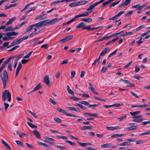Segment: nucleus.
<instances>
[{
	"instance_id": "nucleus-1",
	"label": "nucleus",
	"mask_w": 150,
	"mask_h": 150,
	"mask_svg": "<svg viewBox=\"0 0 150 150\" xmlns=\"http://www.w3.org/2000/svg\"><path fill=\"white\" fill-rule=\"evenodd\" d=\"M7 96L8 98V100L9 102H10L11 100V93L8 90L4 91L2 93V98L3 101L5 102L7 100Z\"/></svg>"
},
{
	"instance_id": "nucleus-2",
	"label": "nucleus",
	"mask_w": 150,
	"mask_h": 150,
	"mask_svg": "<svg viewBox=\"0 0 150 150\" xmlns=\"http://www.w3.org/2000/svg\"><path fill=\"white\" fill-rule=\"evenodd\" d=\"M1 78L3 85V87L5 88L6 86V82L8 80V75L6 70H4L3 76H1Z\"/></svg>"
},
{
	"instance_id": "nucleus-3",
	"label": "nucleus",
	"mask_w": 150,
	"mask_h": 150,
	"mask_svg": "<svg viewBox=\"0 0 150 150\" xmlns=\"http://www.w3.org/2000/svg\"><path fill=\"white\" fill-rule=\"evenodd\" d=\"M62 18H61L59 19L55 18L53 19L50 21H48V20H46L43 21H41V22L42 25H46L47 24L49 25L53 24L56 22H59L60 20H62Z\"/></svg>"
},
{
	"instance_id": "nucleus-4",
	"label": "nucleus",
	"mask_w": 150,
	"mask_h": 150,
	"mask_svg": "<svg viewBox=\"0 0 150 150\" xmlns=\"http://www.w3.org/2000/svg\"><path fill=\"white\" fill-rule=\"evenodd\" d=\"M18 33H16L14 31H13L10 32H8L6 33L5 35L6 36H8L7 37H4L3 38V40L4 41L8 40H12L14 38V37H11V36H16L18 35Z\"/></svg>"
},
{
	"instance_id": "nucleus-5",
	"label": "nucleus",
	"mask_w": 150,
	"mask_h": 150,
	"mask_svg": "<svg viewBox=\"0 0 150 150\" xmlns=\"http://www.w3.org/2000/svg\"><path fill=\"white\" fill-rule=\"evenodd\" d=\"M77 29L81 28L82 29H87V26H86V24L83 22H81L76 26Z\"/></svg>"
},
{
	"instance_id": "nucleus-6",
	"label": "nucleus",
	"mask_w": 150,
	"mask_h": 150,
	"mask_svg": "<svg viewBox=\"0 0 150 150\" xmlns=\"http://www.w3.org/2000/svg\"><path fill=\"white\" fill-rule=\"evenodd\" d=\"M43 82L48 86L50 85L49 77L48 75H46L44 78Z\"/></svg>"
},
{
	"instance_id": "nucleus-7",
	"label": "nucleus",
	"mask_w": 150,
	"mask_h": 150,
	"mask_svg": "<svg viewBox=\"0 0 150 150\" xmlns=\"http://www.w3.org/2000/svg\"><path fill=\"white\" fill-rule=\"evenodd\" d=\"M22 65L19 62L18 64V67L16 69V74H15V77L16 78L18 75L20 70L22 68Z\"/></svg>"
},
{
	"instance_id": "nucleus-8",
	"label": "nucleus",
	"mask_w": 150,
	"mask_h": 150,
	"mask_svg": "<svg viewBox=\"0 0 150 150\" xmlns=\"http://www.w3.org/2000/svg\"><path fill=\"white\" fill-rule=\"evenodd\" d=\"M99 4L98 3V2L95 3L91 5L90 6L88 7V8L87 9V11H89L90 10V11L89 12L90 13L91 12H92V10L97 5H98Z\"/></svg>"
},
{
	"instance_id": "nucleus-9",
	"label": "nucleus",
	"mask_w": 150,
	"mask_h": 150,
	"mask_svg": "<svg viewBox=\"0 0 150 150\" xmlns=\"http://www.w3.org/2000/svg\"><path fill=\"white\" fill-rule=\"evenodd\" d=\"M13 57H10L8 59L5 61L2 64L1 67L3 68H4L6 64L8 63L11 60Z\"/></svg>"
},
{
	"instance_id": "nucleus-10",
	"label": "nucleus",
	"mask_w": 150,
	"mask_h": 150,
	"mask_svg": "<svg viewBox=\"0 0 150 150\" xmlns=\"http://www.w3.org/2000/svg\"><path fill=\"white\" fill-rule=\"evenodd\" d=\"M90 13V12L89 11H86L83 13H82L81 14L78 15L77 16H75L74 17L75 18H78L80 17H83L84 16H87L88 15L89 13Z\"/></svg>"
},
{
	"instance_id": "nucleus-11",
	"label": "nucleus",
	"mask_w": 150,
	"mask_h": 150,
	"mask_svg": "<svg viewBox=\"0 0 150 150\" xmlns=\"http://www.w3.org/2000/svg\"><path fill=\"white\" fill-rule=\"evenodd\" d=\"M138 126L137 125L135 126H132L129 127L125 128L124 130H135L137 128Z\"/></svg>"
},
{
	"instance_id": "nucleus-12",
	"label": "nucleus",
	"mask_w": 150,
	"mask_h": 150,
	"mask_svg": "<svg viewBox=\"0 0 150 150\" xmlns=\"http://www.w3.org/2000/svg\"><path fill=\"white\" fill-rule=\"evenodd\" d=\"M33 132L36 137L38 139L40 138V135L39 132L38 131L37 129H35Z\"/></svg>"
},
{
	"instance_id": "nucleus-13",
	"label": "nucleus",
	"mask_w": 150,
	"mask_h": 150,
	"mask_svg": "<svg viewBox=\"0 0 150 150\" xmlns=\"http://www.w3.org/2000/svg\"><path fill=\"white\" fill-rule=\"evenodd\" d=\"M21 42L20 39L16 41L14 40L10 45L11 47H13L17 44H18Z\"/></svg>"
},
{
	"instance_id": "nucleus-14",
	"label": "nucleus",
	"mask_w": 150,
	"mask_h": 150,
	"mask_svg": "<svg viewBox=\"0 0 150 150\" xmlns=\"http://www.w3.org/2000/svg\"><path fill=\"white\" fill-rule=\"evenodd\" d=\"M109 47H106L104 49L100 54V56H104L108 52Z\"/></svg>"
},
{
	"instance_id": "nucleus-15",
	"label": "nucleus",
	"mask_w": 150,
	"mask_h": 150,
	"mask_svg": "<svg viewBox=\"0 0 150 150\" xmlns=\"http://www.w3.org/2000/svg\"><path fill=\"white\" fill-rule=\"evenodd\" d=\"M1 142L8 149L10 150L11 149L10 145L4 140H1Z\"/></svg>"
},
{
	"instance_id": "nucleus-16",
	"label": "nucleus",
	"mask_w": 150,
	"mask_h": 150,
	"mask_svg": "<svg viewBox=\"0 0 150 150\" xmlns=\"http://www.w3.org/2000/svg\"><path fill=\"white\" fill-rule=\"evenodd\" d=\"M16 19V17H13L11 18L6 23V24L5 25L6 26H7L8 25L11 24L13 21L15 20Z\"/></svg>"
},
{
	"instance_id": "nucleus-17",
	"label": "nucleus",
	"mask_w": 150,
	"mask_h": 150,
	"mask_svg": "<svg viewBox=\"0 0 150 150\" xmlns=\"http://www.w3.org/2000/svg\"><path fill=\"white\" fill-rule=\"evenodd\" d=\"M45 15V14H43L37 16L36 18H35V19H40V20L44 19V18L43 17Z\"/></svg>"
},
{
	"instance_id": "nucleus-18",
	"label": "nucleus",
	"mask_w": 150,
	"mask_h": 150,
	"mask_svg": "<svg viewBox=\"0 0 150 150\" xmlns=\"http://www.w3.org/2000/svg\"><path fill=\"white\" fill-rule=\"evenodd\" d=\"M83 114L85 115H87L89 116H94L96 117H98V114L96 113L90 114L88 113H83Z\"/></svg>"
},
{
	"instance_id": "nucleus-19",
	"label": "nucleus",
	"mask_w": 150,
	"mask_h": 150,
	"mask_svg": "<svg viewBox=\"0 0 150 150\" xmlns=\"http://www.w3.org/2000/svg\"><path fill=\"white\" fill-rule=\"evenodd\" d=\"M81 21H84L85 22L89 23L92 21V19L91 18H83L81 19Z\"/></svg>"
},
{
	"instance_id": "nucleus-20",
	"label": "nucleus",
	"mask_w": 150,
	"mask_h": 150,
	"mask_svg": "<svg viewBox=\"0 0 150 150\" xmlns=\"http://www.w3.org/2000/svg\"><path fill=\"white\" fill-rule=\"evenodd\" d=\"M111 144L110 143H107L103 144L101 145V147L103 148H109L111 147Z\"/></svg>"
},
{
	"instance_id": "nucleus-21",
	"label": "nucleus",
	"mask_w": 150,
	"mask_h": 150,
	"mask_svg": "<svg viewBox=\"0 0 150 150\" xmlns=\"http://www.w3.org/2000/svg\"><path fill=\"white\" fill-rule=\"evenodd\" d=\"M88 2V1H80L77 2L78 5H84L86 4V3Z\"/></svg>"
},
{
	"instance_id": "nucleus-22",
	"label": "nucleus",
	"mask_w": 150,
	"mask_h": 150,
	"mask_svg": "<svg viewBox=\"0 0 150 150\" xmlns=\"http://www.w3.org/2000/svg\"><path fill=\"white\" fill-rule=\"evenodd\" d=\"M125 136L124 134H115L111 136V137H121Z\"/></svg>"
},
{
	"instance_id": "nucleus-23",
	"label": "nucleus",
	"mask_w": 150,
	"mask_h": 150,
	"mask_svg": "<svg viewBox=\"0 0 150 150\" xmlns=\"http://www.w3.org/2000/svg\"><path fill=\"white\" fill-rule=\"evenodd\" d=\"M68 109L71 110H74L75 111H76L77 112H79V108H76L75 107H68Z\"/></svg>"
},
{
	"instance_id": "nucleus-24",
	"label": "nucleus",
	"mask_w": 150,
	"mask_h": 150,
	"mask_svg": "<svg viewBox=\"0 0 150 150\" xmlns=\"http://www.w3.org/2000/svg\"><path fill=\"white\" fill-rule=\"evenodd\" d=\"M131 0H126L122 4L124 6H126L130 3Z\"/></svg>"
},
{
	"instance_id": "nucleus-25",
	"label": "nucleus",
	"mask_w": 150,
	"mask_h": 150,
	"mask_svg": "<svg viewBox=\"0 0 150 150\" xmlns=\"http://www.w3.org/2000/svg\"><path fill=\"white\" fill-rule=\"evenodd\" d=\"M4 30L5 31H12L14 30V29L12 28L11 26H9L5 28Z\"/></svg>"
},
{
	"instance_id": "nucleus-26",
	"label": "nucleus",
	"mask_w": 150,
	"mask_h": 150,
	"mask_svg": "<svg viewBox=\"0 0 150 150\" xmlns=\"http://www.w3.org/2000/svg\"><path fill=\"white\" fill-rule=\"evenodd\" d=\"M130 144V143L128 142H125L119 144V145L121 146H126L129 145Z\"/></svg>"
},
{
	"instance_id": "nucleus-27",
	"label": "nucleus",
	"mask_w": 150,
	"mask_h": 150,
	"mask_svg": "<svg viewBox=\"0 0 150 150\" xmlns=\"http://www.w3.org/2000/svg\"><path fill=\"white\" fill-rule=\"evenodd\" d=\"M57 109L59 112L61 113H63L64 114H66V111L65 110H63L62 109L59 108H57Z\"/></svg>"
},
{
	"instance_id": "nucleus-28",
	"label": "nucleus",
	"mask_w": 150,
	"mask_h": 150,
	"mask_svg": "<svg viewBox=\"0 0 150 150\" xmlns=\"http://www.w3.org/2000/svg\"><path fill=\"white\" fill-rule=\"evenodd\" d=\"M33 25L34 27H40L42 26L41 21L36 24H33Z\"/></svg>"
},
{
	"instance_id": "nucleus-29",
	"label": "nucleus",
	"mask_w": 150,
	"mask_h": 150,
	"mask_svg": "<svg viewBox=\"0 0 150 150\" xmlns=\"http://www.w3.org/2000/svg\"><path fill=\"white\" fill-rule=\"evenodd\" d=\"M19 45H17L13 47L10 50H8V52H10L11 51H14L16 50L17 48H19Z\"/></svg>"
},
{
	"instance_id": "nucleus-30",
	"label": "nucleus",
	"mask_w": 150,
	"mask_h": 150,
	"mask_svg": "<svg viewBox=\"0 0 150 150\" xmlns=\"http://www.w3.org/2000/svg\"><path fill=\"white\" fill-rule=\"evenodd\" d=\"M69 6L71 7H74L78 6L77 2H74L69 4Z\"/></svg>"
},
{
	"instance_id": "nucleus-31",
	"label": "nucleus",
	"mask_w": 150,
	"mask_h": 150,
	"mask_svg": "<svg viewBox=\"0 0 150 150\" xmlns=\"http://www.w3.org/2000/svg\"><path fill=\"white\" fill-rule=\"evenodd\" d=\"M28 125L32 128L36 129L37 128V126L32 124L29 122H28Z\"/></svg>"
},
{
	"instance_id": "nucleus-32",
	"label": "nucleus",
	"mask_w": 150,
	"mask_h": 150,
	"mask_svg": "<svg viewBox=\"0 0 150 150\" xmlns=\"http://www.w3.org/2000/svg\"><path fill=\"white\" fill-rule=\"evenodd\" d=\"M143 120L142 118L135 119L133 120V121L137 122H142Z\"/></svg>"
},
{
	"instance_id": "nucleus-33",
	"label": "nucleus",
	"mask_w": 150,
	"mask_h": 150,
	"mask_svg": "<svg viewBox=\"0 0 150 150\" xmlns=\"http://www.w3.org/2000/svg\"><path fill=\"white\" fill-rule=\"evenodd\" d=\"M65 38L67 41H68L72 38H73V36L72 35H69Z\"/></svg>"
},
{
	"instance_id": "nucleus-34",
	"label": "nucleus",
	"mask_w": 150,
	"mask_h": 150,
	"mask_svg": "<svg viewBox=\"0 0 150 150\" xmlns=\"http://www.w3.org/2000/svg\"><path fill=\"white\" fill-rule=\"evenodd\" d=\"M34 27L33 26V24L29 26L26 28V30H27V31L26 32H28V31L33 29V28Z\"/></svg>"
},
{
	"instance_id": "nucleus-35",
	"label": "nucleus",
	"mask_w": 150,
	"mask_h": 150,
	"mask_svg": "<svg viewBox=\"0 0 150 150\" xmlns=\"http://www.w3.org/2000/svg\"><path fill=\"white\" fill-rule=\"evenodd\" d=\"M41 88V85L40 83L34 88L33 90L35 91L40 89Z\"/></svg>"
},
{
	"instance_id": "nucleus-36",
	"label": "nucleus",
	"mask_w": 150,
	"mask_h": 150,
	"mask_svg": "<svg viewBox=\"0 0 150 150\" xmlns=\"http://www.w3.org/2000/svg\"><path fill=\"white\" fill-rule=\"evenodd\" d=\"M70 98L71 99H73L74 100H75V101H77V100H80V99H79L78 98L75 97L74 96V95H72V96H71L70 97Z\"/></svg>"
},
{
	"instance_id": "nucleus-37",
	"label": "nucleus",
	"mask_w": 150,
	"mask_h": 150,
	"mask_svg": "<svg viewBox=\"0 0 150 150\" xmlns=\"http://www.w3.org/2000/svg\"><path fill=\"white\" fill-rule=\"evenodd\" d=\"M141 112L140 111H136L135 112H130V114L132 115H137L139 114Z\"/></svg>"
},
{
	"instance_id": "nucleus-38",
	"label": "nucleus",
	"mask_w": 150,
	"mask_h": 150,
	"mask_svg": "<svg viewBox=\"0 0 150 150\" xmlns=\"http://www.w3.org/2000/svg\"><path fill=\"white\" fill-rule=\"evenodd\" d=\"M38 144L39 145L43 146H45L46 147H49L48 145L47 144L44 143H42V142H38Z\"/></svg>"
},
{
	"instance_id": "nucleus-39",
	"label": "nucleus",
	"mask_w": 150,
	"mask_h": 150,
	"mask_svg": "<svg viewBox=\"0 0 150 150\" xmlns=\"http://www.w3.org/2000/svg\"><path fill=\"white\" fill-rule=\"evenodd\" d=\"M28 111L34 117L36 118L37 117V115L36 114L32 112L29 110H28Z\"/></svg>"
},
{
	"instance_id": "nucleus-40",
	"label": "nucleus",
	"mask_w": 150,
	"mask_h": 150,
	"mask_svg": "<svg viewBox=\"0 0 150 150\" xmlns=\"http://www.w3.org/2000/svg\"><path fill=\"white\" fill-rule=\"evenodd\" d=\"M24 55V54L23 53L20 54V55H19L16 58L15 60H16V61H18V60L21 57H23Z\"/></svg>"
},
{
	"instance_id": "nucleus-41",
	"label": "nucleus",
	"mask_w": 150,
	"mask_h": 150,
	"mask_svg": "<svg viewBox=\"0 0 150 150\" xmlns=\"http://www.w3.org/2000/svg\"><path fill=\"white\" fill-rule=\"evenodd\" d=\"M117 49L116 50H115L114 52L111 53V54H110L108 56V57H110L112 56H113L114 55H115L117 52Z\"/></svg>"
},
{
	"instance_id": "nucleus-42",
	"label": "nucleus",
	"mask_w": 150,
	"mask_h": 150,
	"mask_svg": "<svg viewBox=\"0 0 150 150\" xmlns=\"http://www.w3.org/2000/svg\"><path fill=\"white\" fill-rule=\"evenodd\" d=\"M54 120L56 122L58 123H60L62 121V120L61 119L58 117L54 118Z\"/></svg>"
},
{
	"instance_id": "nucleus-43",
	"label": "nucleus",
	"mask_w": 150,
	"mask_h": 150,
	"mask_svg": "<svg viewBox=\"0 0 150 150\" xmlns=\"http://www.w3.org/2000/svg\"><path fill=\"white\" fill-rule=\"evenodd\" d=\"M57 137L58 138H61L64 140H66L67 139V137L65 136L57 135Z\"/></svg>"
},
{
	"instance_id": "nucleus-44",
	"label": "nucleus",
	"mask_w": 150,
	"mask_h": 150,
	"mask_svg": "<svg viewBox=\"0 0 150 150\" xmlns=\"http://www.w3.org/2000/svg\"><path fill=\"white\" fill-rule=\"evenodd\" d=\"M15 142L17 145H18L20 147H23V146L21 142L18 140H16Z\"/></svg>"
},
{
	"instance_id": "nucleus-45",
	"label": "nucleus",
	"mask_w": 150,
	"mask_h": 150,
	"mask_svg": "<svg viewBox=\"0 0 150 150\" xmlns=\"http://www.w3.org/2000/svg\"><path fill=\"white\" fill-rule=\"evenodd\" d=\"M63 1L62 0H59V1H54V2H52L51 4V5H52V4H57L59 3H63Z\"/></svg>"
},
{
	"instance_id": "nucleus-46",
	"label": "nucleus",
	"mask_w": 150,
	"mask_h": 150,
	"mask_svg": "<svg viewBox=\"0 0 150 150\" xmlns=\"http://www.w3.org/2000/svg\"><path fill=\"white\" fill-rule=\"evenodd\" d=\"M67 116H70V117H77V116L76 115H75L74 114H73L71 113H66V114H65Z\"/></svg>"
},
{
	"instance_id": "nucleus-47",
	"label": "nucleus",
	"mask_w": 150,
	"mask_h": 150,
	"mask_svg": "<svg viewBox=\"0 0 150 150\" xmlns=\"http://www.w3.org/2000/svg\"><path fill=\"white\" fill-rule=\"evenodd\" d=\"M99 62L100 61L96 59L95 60L94 62L93 63L92 65L93 66L96 65V64H97V65H98L99 64Z\"/></svg>"
},
{
	"instance_id": "nucleus-48",
	"label": "nucleus",
	"mask_w": 150,
	"mask_h": 150,
	"mask_svg": "<svg viewBox=\"0 0 150 150\" xmlns=\"http://www.w3.org/2000/svg\"><path fill=\"white\" fill-rule=\"evenodd\" d=\"M81 104H83L86 105H89V103L88 102L86 101H81L80 102Z\"/></svg>"
},
{
	"instance_id": "nucleus-49",
	"label": "nucleus",
	"mask_w": 150,
	"mask_h": 150,
	"mask_svg": "<svg viewBox=\"0 0 150 150\" xmlns=\"http://www.w3.org/2000/svg\"><path fill=\"white\" fill-rule=\"evenodd\" d=\"M65 142L73 146H75L76 145L74 143L72 142L69 140H66L65 141Z\"/></svg>"
},
{
	"instance_id": "nucleus-50",
	"label": "nucleus",
	"mask_w": 150,
	"mask_h": 150,
	"mask_svg": "<svg viewBox=\"0 0 150 150\" xmlns=\"http://www.w3.org/2000/svg\"><path fill=\"white\" fill-rule=\"evenodd\" d=\"M76 18H75V17L74 18L71 19V20L67 22V23L68 24H69L71 23H72V22H73L74 21H76V20H77V19H76Z\"/></svg>"
},
{
	"instance_id": "nucleus-51",
	"label": "nucleus",
	"mask_w": 150,
	"mask_h": 150,
	"mask_svg": "<svg viewBox=\"0 0 150 150\" xmlns=\"http://www.w3.org/2000/svg\"><path fill=\"white\" fill-rule=\"evenodd\" d=\"M77 142L80 146L83 147H86V143H82L79 141H78Z\"/></svg>"
},
{
	"instance_id": "nucleus-52",
	"label": "nucleus",
	"mask_w": 150,
	"mask_h": 150,
	"mask_svg": "<svg viewBox=\"0 0 150 150\" xmlns=\"http://www.w3.org/2000/svg\"><path fill=\"white\" fill-rule=\"evenodd\" d=\"M25 144L29 148L31 149H34L33 146L32 145H30L27 143H26Z\"/></svg>"
},
{
	"instance_id": "nucleus-53",
	"label": "nucleus",
	"mask_w": 150,
	"mask_h": 150,
	"mask_svg": "<svg viewBox=\"0 0 150 150\" xmlns=\"http://www.w3.org/2000/svg\"><path fill=\"white\" fill-rule=\"evenodd\" d=\"M122 81L124 83H130V81L125 80V79H120V80H119V81Z\"/></svg>"
},
{
	"instance_id": "nucleus-54",
	"label": "nucleus",
	"mask_w": 150,
	"mask_h": 150,
	"mask_svg": "<svg viewBox=\"0 0 150 150\" xmlns=\"http://www.w3.org/2000/svg\"><path fill=\"white\" fill-rule=\"evenodd\" d=\"M82 96L83 98H89L90 96L88 94H86L84 93H82L81 95H80Z\"/></svg>"
},
{
	"instance_id": "nucleus-55",
	"label": "nucleus",
	"mask_w": 150,
	"mask_h": 150,
	"mask_svg": "<svg viewBox=\"0 0 150 150\" xmlns=\"http://www.w3.org/2000/svg\"><path fill=\"white\" fill-rule=\"evenodd\" d=\"M76 74V72L75 71H72L71 72V79H72L75 76Z\"/></svg>"
},
{
	"instance_id": "nucleus-56",
	"label": "nucleus",
	"mask_w": 150,
	"mask_h": 150,
	"mask_svg": "<svg viewBox=\"0 0 150 150\" xmlns=\"http://www.w3.org/2000/svg\"><path fill=\"white\" fill-rule=\"evenodd\" d=\"M133 12V11H131L128 12L126 14L125 16L126 17H129L131 15Z\"/></svg>"
},
{
	"instance_id": "nucleus-57",
	"label": "nucleus",
	"mask_w": 150,
	"mask_h": 150,
	"mask_svg": "<svg viewBox=\"0 0 150 150\" xmlns=\"http://www.w3.org/2000/svg\"><path fill=\"white\" fill-rule=\"evenodd\" d=\"M126 117H127L126 115H125L122 116H121L120 117H118L117 118V119H119L120 121H121L122 120H123L124 119L126 118Z\"/></svg>"
},
{
	"instance_id": "nucleus-58",
	"label": "nucleus",
	"mask_w": 150,
	"mask_h": 150,
	"mask_svg": "<svg viewBox=\"0 0 150 150\" xmlns=\"http://www.w3.org/2000/svg\"><path fill=\"white\" fill-rule=\"evenodd\" d=\"M4 105L5 106L4 110L6 111L9 106V105L8 103H6V102H4Z\"/></svg>"
},
{
	"instance_id": "nucleus-59",
	"label": "nucleus",
	"mask_w": 150,
	"mask_h": 150,
	"mask_svg": "<svg viewBox=\"0 0 150 150\" xmlns=\"http://www.w3.org/2000/svg\"><path fill=\"white\" fill-rule=\"evenodd\" d=\"M149 106V105L147 104L138 105V107L146 108Z\"/></svg>"
},
{
	"instance_id": "nucleus-60",
	"label": "nucleus",
	"mask_w": 150,
	"mask_h": 150,
	"mask_svg": "<svg viewBox=\"0 0 150 150\" xmlns=\"http://www.w3.org/2000/svg\"><path fill=\"white\" fill-rule=\"evenodd\" d=\"M125 13V11H121L119 12L117 14V16L118 17H119L121 16L122 14H123Z\"/></svg>"
},
{
	"instance_id": "nucleus-61",
	"label": "nucleus",
	"mask_w": 150,
	"mask_h": 150,
	"mask_svg": "<svg viewBox=\"0 0 150 150\" xmlns=\"http://www.w3.org/2000/svg\"><path fill=\"white\" fill-rule=\"evenodd\" d=\"M49 101L53 105H56L57 104L56 102L53 100L51 98H50Z\"/></svg>"
},
{
	"instance_id": "nucleus-62",
	"label": "nucleus",
	"mask_w": 150,
	"mask_h": 150,
	"mask_svg": "<svg viewBox=\"0 0 150 150\" xmlns=\"http://www.w3.org/2000/svg\"><path fill=\"white\" fill-rule=\"evenodd\" d=\"M110 3L109 2V1H105L104 2H103L102 4V6H105L107 5L108 4H110Z\"/></svg>"
},
{
	"instance_id": "nucleus-63",
	"label": "nucleus",
	"mask_w": 150,
	"mask_h": 150,
	"mask_svg": "<svg viewBox=\"0 0 150 150\" xmlns=\"http://www.w3.org/2000/svg\"><path fill=\"white\" fill-rule=\"evenodd\" d=\"M132 62V61H131L127 65H125L124 66V67L125 68H127L128 67H129L131 65Z\"/></svg>"
},
{
	"instance_id": "nucleus-64",
	"label": "nucleus",
	"mask_w": 150,
	"mask_h": 150,
	"mask_svg": "<svg viewBox=\"0 0 150 150\" xmlns=\"http://www.w3.org/2000/svg\"><path fill=\"white\" fill-rule=\"evenodd\" d=\"M92 93H93L96 94H98V93L95 90L94 88H92L90 89Z\"/></svg>"
}]
</instances>
